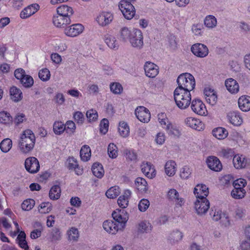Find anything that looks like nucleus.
<instances>
[{
  "mask_svg": "<svg viewBox=\"0 0 250 250\" xmlns=\"http://www.w3.org/2000/svg\"><path fill=\"white\" fill-rule=\"evenodd\" d=\"M174 99L177 106L180 109H185L189 106L191 102L190 92L175 88L174 91Z\"/></svg>",
  "mask_w": 250,
  "mask_h": 250,
  "instance_id": "nucleus-3",
  "label": "nucleus"
},
{
  "mask_svg": "<svg viewBox=\"0 0 250 250\" xmlns=\"http://www.w3.org/2000/svg\"><path fill=\"white\" fill-rule=\"evenodd\" d=\"M12 146V142L10 139L6 138L1 141L0 144V148L4 153L8 152Z\"/></svg>",
  "mask_w": 250,
  "mask_h": 250,
  "instance_id": "nucleus-44",
  "label": "nucleus"
},
{
  "mask_svg": "<svg viewBox=\"0 0 250 250\" xmlns=\"http://www.w3.org/2000/svg\"><path fill=\"white\" fill-rule=\"evenodd\" d=\"M120 193V190L119 187L114 186L108 189L105 195L106 197L110 199H114L116 198Z\"/></svg>",
  "mask_w": 250,
  "mask_h": 250,
  "instance_id": "nucleus-43",
  "label": "nucleus"
},
{
  "mask_svg": "<svg viewBox=\"0 0 250 250\" xmlns=\"http://www.w3.org/2000/svg\"><path fill=\"white\" fill-rule=\"evenodd\" d=\"M183 237V233L180 231L177 230L176 231H173L171 233H170L168 239L170 243H174L181 240Z\"/></svg>",
  "mask_w": 250,
  "mask_h": 250,
  "instance_id": "nucleus-49",
  "label": "nucleus"
},
{
  "mask_svg": "<svg viewBox=\"0 0 250 250\" xmlns=\"http://www.w3.org/2000/svg\"><path fill=\"white\" fill-rule=\"evenodd\" d=\"M135 184L137 189L141 192H146L147 189V183L143 178H137L135 180Z\"/></svg>",
  "mask_w": 250,
  "mask_h": 250,
  "instance_id": "nucleus-37",
  "label": "nucleus"
},
{
  "mask_svg": "<svg viewBox=\"0 0 250 250\" xmlns=\"http://www.w3.org/2000/svg\"><path fill=\"white\" fill-rule=\"evenodd\" d=\"M191 51L196 56L204 58L208 54V49L207 46L204 44L197 43L192 45Z\"/></svg>",
  "mask_w": 250,
  "mask_h": 250,
  "instance_id": "nucleus-14",
  "label": "nucleus"
},
{
  "mask_svg": "<svg viewBox=\"0 0 250 250\" xmlns=\"http://www.w3.org/2000/svg\"><path fill=\"white\" fill-rule=\"evenodd\" d=\"M84 29L83 24L75 23L66 27L64 30V33L68 37H75L81 34Z\"/></svg>",
  "mask_w": 250,
  "mask_h": 250,
  "instance_id": "nucleus-9",
  "label": "nucleus"
},
{
  "mask_svg": "<svg viewBox=\"0 0 250 250\" xmlns=\"http://www.w3.org/2000/svg\"><path fill=\"white\" fill-rule=\"evenodd\" d=\"M92 172L93 175L99 178H102L104 173L102 165L99 163H95L92 167Z\"/></svg>",
  "mask_w": 250,
  "mask_h": 250,
  "instance_id": "nucleus-32",
  "label": "nucleus"
},
{
  "mask_svg": "<svg viewBox=\"0 0 250 250\" xmlns=\"http://www.w3.org/2000/svg\"><path fill=\"white\" fill-rule=\"evenodd\" d=\"M207 164L208 167L214 171H220L222 169V165L220 161L215 156H209L207 159Z\"/></svg>",
  "mask_w": 250,
  "mask_h": 250,
  "instance_id": "nucleus-20",
  "label": "nucleus"
},
{
  "mask_svg": "<svg viewBox=\"0 0 250 250\" xmlns=\"http://www.w3.org/2000/svg\"><path fill=\"white\" fill-rule=\"evenodd\" d=\"M114 19L112 13L107 11H102L97 16L96 20L98 24L102 26L109 24Z\"/></svg>",
  "mask_w": 250,
  "mask_h": 250,
  "instance_id": "nucleus-13",
  "label": "nucleus"
},
{
  "mask_svg": "<svg viewBox=\"0 0 250 250\" xmlns=\"http://www.w3.org/2000/svg\"><path fill=\"white\" fill-rule=\"evenodd\" d=\"M110 89L111 91L115 94H120L123 90L122 85L120 83L117 82L111 83Z\"/></svg>",
  "mask_w": 250,
  "mask_h": 250,
  "instance_id": "nucleus-53",
  "label": "nucleus"
},
{
  "mask_svg": "<svg viewBox=\"0 0 250 250\" xmlns=\"http://www.w3.org/2000/svg\"><path fill=\"white\" fill-rule=\"evenodd\" d=\"M135 113L137 119L141 122L148 123L150 119L151 115L149 110L143 106L136 108Z\"/></svg>",
  "mask_w": 250,
  "mask_h": 250,
  "instance_id": "nucleus-12",
  "label": "nucleus"
},
{
  "mask_svg": "<svg viewBox=\"0 0 250 250\" xmlns=\"http://www.w3.org/2000/svg\"><path fill=\"white\" fill-rule=\"evenodd\" d=\"M38 209L42 214L48 213L52 209V206L49 202H43L40 205Z\"/></svg>",
  "mask_w": 250,
  "mask_h": 250,
  "instance_id": "nucleus-48",
  "label": "nucleus"
},
{
  "mask_svg": "<svg viewBox=\"0 0 250 250\" xmlns=\"http://www.w3.org/2000/svg\"><path fill=\"white\" fill-rule=\"evenodd\" d=\"M68 239L70 240L76 241L79 236V231L77 229L72 227L67 231Z\"/></svg>",
  "mask_w": 250,
  "mask_h": 250,
  "instance_id": "nucleus-57",
  "label": "nucleus"
},
{
  "mask_svg": "<svg viewBox=\"0 0 250 250\" xmlns=\"http://www.w3.org/2000/svg\"><path fill=\"white\" fill-rule=\"evenodd\" d=\"M26 170L30 173H36L40 168L38 160L34 157L27 158L24 163Z\"/></svg>",
  "mask_w": 250,
  "mask_h": 250,
  "instance_id": "nucleus-10",
  "label": "nucleus"
},
{
  "mask_svg": "<svg viewBox=\"0 0 250 250\" xmlns=\"http://www.w3.org/2000/svg\"><path fill=\"white\" fill-rule=\"evenodd\" d=\"M204 94L206 102L211 105L216 104L218 100L216 92L210 87H206L204 90Z\"/></svg>",
  "mask_w": 250,
  "mask_h": 250,
  "instance_id": "nucleus-16",
  "label": "nucleus"
},
{
  "mask_svg": "<svg viewBox=\"0 0 250 250\" xmlns=\"http://www.w3.org/2000/svg\"><path fill=\"white\" fill-rule=\"evenodd\" d=\"M190 174L191 170L187 166H184L181 169L180 175L182 179H188Z\"/></svg>",
  "mask_w": 250,
  "mask_h": 250,
  "instance_id": "nucleus-64",
  "label": "nucleus"
},
{
  "mask_svg": "<svg viewBox=\"0 0 250 250\" xmlns=\"http://www.w3.org/2000/svg\"><path fill=\"white\" fill-rule=\"evenodd\" d=\"M91 155V149L87 145L83 146L80 150V157L83 161H88Z\"/></svg>",
  "mask_w": 250,
  "mask_h": 250,
  "instance_id": "nucleus-35",
  "label": "nucleus"
},
{
  "mask_svg": "<svg viewBox=\"0 0 250 250\" xmlns=\"http://www.w3.org/2000/svg\"><path fill=\"white\" fill-rule=\"evenodd\" d=\"M103 227L104 229L109 233L116 234L118 231L122 229L119 224L112 220H106L103 223Z\"/></svg>",
  "mask_w": 250,
  "mask_h": 250,
  "instance_id": "nucleus-21",
  "label": "nucleus"
},
{
  "mask_svg": "<svg viewBox=\"0 0 250 250\" xmlns=\"http://www.w3.org/2000/svg\"><path fill=\"white\" fill-rule=\"evenodd\" d=\"M34 227L37 228V229L32 231L30 234V237L32 239H35L40 237L43 230V226L40 222H36Z\"/></svg>",
  "mask_w": 250,
  "mask_h": 250,
  "instance_id": "nucleus-41",
  "label": "nucleus"
},
{
  "mask_svg": "<svg viewBox=\"0 0 250 250\" xmlns=\"http://www.w3.org/2000/svg\"><path fill=\"white\" fill-rule=\"evenodd\" d=\"M166 130L169 135H173L177 137H179L181 135V131L179 127L171 123L170 125H168Z\"/></svg>",
  "mask_w": 250,
  "mask_h": 250,
  "instance_id": "nucleus-42",
  "label": "nucleus"
},
{
  "mask_svg": "<svg viewBox=\"0 0 250 250\" xmlns=\"http://www.w3.org/2000/svg\"><path fill=\"white\" fill-rule=\"evenodd\" d=\"M247 185V181L243 178H239L235 180L233 182V187L235 188H241L245 187Z\"/></svg>",
  "mask_w": 250,
  "mask_h": 250,
  "instance_id": "nucleus-62",
  "label": "nucleus"
},
{
  "mask_svg": "<svg viewBox=\"0 0 250 250\" xmlns=\"http://www.w3.org/2000/svg\"><path fill=\"white\" fill-rule=\"evenodd\" d=\"M212 134L217 139L221 140L227 137L228 132L225 128L218 127L212 130Z\"/></svg>",
  "mask_w": 250,
  "mask_h": 250,
  "instance_id": "nucleus-38",
  "label": "nucleus"
},
{
  "mask_svg": "<svg viewBox=\"0 0 250 250\" xmlns=\"http://www.w3.org/2000/svg\"><path fill=\"white\" fill-rule=\"evenodd\" d=\"M119 8L125 18L131 20L135 14V9L134 6L127 0H121L119 4Z\"/></svg>",
  "mask_w": 250,
  "mask_h": 250,
  "instance_id": "nucleus-5",
  "label": "nucleus"
},
{
  "mask_svg": "<svg viewBox=\"0 0 250 250\" xmlns=\"http://www.w3.org/2000/svg\"><path fill=\"white\" fill-rule=\"evenodd\" d=\"M40 9V5L37 3H33L24 8L20 13V17L25 19L29 18Z\"/></svg>",
  "mask_w": 250,
  "mask_h": 250,
  "instance_id": "nucleus-18",
  "label": "nucleus"
},
{
  "mask_svg": "<svg viewBox=\"0 0 250 250\" xmlns=\"http://www.w3.org/2000/svg\"><path fill=\"white\" fill-rule=\"evenodd\" d=\"M35 205V201L32 199H28L23 201L21 205V208L24 210H31Z\"/></svg>",
  "mask_w": 250,
  "mask_h": 250,
  "instance_id": "nucleus-54",
  "label": "nucleus"
},
{
  "mask_svg": "<svg viewBox=\"0 0 250 250\" xmlns=\"http://www.w3.org/2000/svg\"><path fill=\"white\" fill-rule=\"evenodd\" d=\"M176 164L174 161L169 160L166 162L165 170L166 174L169 176H173L176 171Z\"/></svg>",
  "mask_w": 250,
  "mask_h": 250,
  "instance_id": "nucleus-33",
  "label": "nucleus"
},
{
  "mask_svg": "<svg viewBox=\"0 0 250 250\" xmlns=\"http://www.w3.org/2000/svg\"><path fill=\"white\" fill-rule=\"evenodd\" d=\"M19 246L24 250H28L29 247L26 241V234L24 231H21L16 239Z\"/></svg>",
  "mask_w": 250,
  "mask_h": 250,
  "instance_id": "nucleus-34",
  "label": "nucleus"
},
{
  "mask_svg": "<svg viewBox=\"0 0 250 250\" xmlns=\"http://www.w3.org/2000/svg\"><path fill=\"white\" fill-rule=\"evenodd\" d=\"M225 86L227 90L231 93H236L239 90V86L237 81L232 78L226 80Z\"/></svg>",
  "mask_w": 250,
  "mask_h": 250,
  "instance_id": "nucleus-29",
  "label": "nucleus"
},
{
  "mask_svg": "<svg viewBox=\"0 0 250 250\" xmlns=\"http://www.w3.org/2000/svg\"><path fill=\"white\" fill-rule=\"evenodd\" d=\"M151 224L146 221H143L139 224L138 229L141 232H148L151 230Z\"/></svg>",
  "mask_w": 250,
  "mask_h": 250,
  "instance_id": "nucleus-52",
  "label": "nucleus"
},
{
  "mask_svg": "<svg viewBox=\"0 0 250 250\" xmlns=\"http://www.w3.org/2000/svg\"><path fill=\"white\" fill-rule=\"evenodd\" d=\"M73 10L71 7L65 4L60 6L57 9V14L61 15L68 19H70V17L73 15Z\"/></svg>",
  "mask_w": 250,
  "mask_h": 250,
  "instance_id": "nucleus-27",
  "label": "nucleus"
},
{
  "mask_svg": "<svg viewBox=\"0 0 250 250\" xmlns=\"http://www.w3.org/2000/svg\"><path fill=\"white\" fill-rule=\"evenodd\" d=\"M191 108L195 114L200 116H206L208 110L205 104L200 99H195L191 102Z\"/></svg>",
  "mask_w": 250,
  "mask_h": 250,
  "instance_id": "nucleus-7",
  "label": "nucleus"
},
{
  "mask_svg": "<svg viewBox=\"0 0 250 250\" xmlns=\"http://www.w3.org/2000/svg\"><path fill=\"white\" fill-rule=\"evenodd\" d=\"M158 121L162 125V127L166 130V127L168 125H170L167 115L165 113H161L158 115Z\"/></svg>",
  "mask_w": 250,
  "mask_h": 250,
  "instance_id": "nucleus-50",
  "label": "nucleus"
},
{
  "mask_svg": "<svg viewBox=\"0 0 250 250\" xmlns=\"http://www.w3.org/2000/svg\"><path fill=\"white\" fill-rule=\"evenodd\" d=\"M194 193L196 198H207L209 191L208 188L204 184H198L194 188Z\"/></svg>",
  "mask_w": 250,
  "mask_h": 250,
  "instance_id": "nucleus-24",
  "label": "nucleus"
},
{
  "mask_svg": "<svg viewBox=\"0 0 250 250\" xmlns=\"http://www.w3.org/2000/svg\"><path fill=\"white\" fill-rule=\"evenodd\" d=\"M204 24L208 28H212L217 24V20L213 15L207 16L204 20Z\"/></svg>",
  "mask_w": 250,
  "mask_h": 250,
  "instance_id": "nucleus-46",
  "label": "nucleus"
},
{
  "mask_svg": "<svg viewBox=\"0 0 250 250\" xmlns=\"http://www.w3.org/2000/svg\"><path fill=\"white\" fill-rule=\"evenodd\" d=\"M240 109L244 112L250 110V97L249 96H242L238 101Z\"/></svg>",
  "mask_w": 250,
  "mask_h": 250,
  "instance_id": "nucleus-28",
  "label": "nucleus"
},
{
  "mask_svg": "<svg viewBox=\"0 0 250 250\" xmlns=\"http://www.w3.org/2000/svg\"><path fill=\"white\" fill-rule=\"evenodd\" d=\"M120 38L124 41H129L134 47L141 48L143 45V37L142 31L134 29L131 31L127 27H123L120 31Z\"/></svg>",
  "mask_w": 250,
  "mask_h": 250,
  "instance_id": "nucleus-1",
  "label": "nucleus"
},
{
  "mask_svg": "<svg viewBox=\"0 0 250 250\" xmlns=\"http://www.w3.org/2000/svg\"><path fill=\"white\" fill-rule=\"evenodd\" d=\"M246 191L243 188H234L231 192V195L232 197L236 199H242L245 196Z\"/></svg>",
  "mask_w": 250,
  "mask_h": 250,
  "instance_id": "nucleus-45",
  "label": "nucleus"
},
{
  "mask_svg": "<svg viewBox=\"0 0 250 250\" xmlns=\"http://www.w3.org/2000/svg\"><path fill=\"white\" fill-rule=\"evenodd\" d=\"M86 115L89 122L95 121L98 118V114L97 111L93 109L88 110L86 112Z\"/></svg>",
  "mask_w": 250,
  "mask_h": 250,
  "instance_id": "nucleus-58",
  "label": "nucleus"
},
{
  "mask_svg": "<svg viewBox=\"0 0 250 250\" xmlns=\"http://www.w3.org/2000/svg\"><path fill=\"white\" fill-rule=\"evenodd\" d=\"M149 205L150 203L148 200L143 199L139 203L138 208L141 211H145L149 207Z\"/></svg>",
  "mask_w": 250,
  "mask_h": 250,
  "instance_id": "nucleus-63",
  "label": "nucleus"
},
{
  "mask_svg": "<svg viewBox=\"0 0 250 250\" xmlns=\"http://www.w3.org/2000/svg\"><path fill=\"white\" fill-rule=\"evenodd\" d=\"M146 76L149 78H155L159 73V67L151 62H147L144 65Z\"/></svg>",
  "mask_w": 250,
  "mask_h": 250,
  "instance_id": "nucleus-19",
  "label": "nucleus"
},
{
  "mask_svg": "<svg viewBox=\"0 0 250 250\" xmlns=\"http://www.w3.org/2000/svg\"><path fill=\"white\" fill-rule=\"evenodd\" d=\"M36 138L33 131L26 129L21 135L19 143L20 151L24 154L30 152L34 147Z\"/></svg>",
  "mask_w": 250,
  "mask_h": 250,
  "instance_id": "nucleus-2",
  "label": "nucleus"
},
{
  "mask_svg": "<svg viewBox=\"0 0 250 250\" xmlns=\"http://www.w3.org/2000/svg\"><path fill=\"white\" fill-rule=\"evenodd\" d=\"M11 99L15 102H19L22 98V93L21 90L16 86H12L10 89Z\"/></svg>",
  "mask_w": 250,
  "mask_h": 250,
  "instance_id": "nucleus-36",
  "label": "nucleus"
},
{
  "mask_svg": "<svg viewBox=\"0 0 250 250\" xmlns=\"http://www.w3.org/2000/svg\"><path fill=\"white\" fill-rule=\"evenodd\" d=\"M185 122L188 126L197 131H202L205 128L204 123L197 118L188 117L185 119Z\"/></svg>",
  "mask_w": 250,
  "mask_h": 250,
  "instance_id": "nucleus-15",
  "label": "nucleus"
},
{
  "mask_svg": "<svg viewBox=\"0 0 250 250\" xmlns=\"http://www.w3.org/2000/svg\"><path fill=\"white\" fill-rule=\"evenodd\" d=\"M233 164L237 169L244 168L247 165V160L243 155H235L233 159Z\"/></svg>",
  "mask_w": 250,
  "mask_h": 250,
  "instance_id": "nucleus-30",
  "label": "nucleus"
},
{
  "mask_svg": "<svg viewBox=\"0 0 250 250\" xmlns=\"http://www.w3.org/2000/svg\"><path fill=\"white\" fill-rule=\"evenodd\" d=\"M22 85L25 87H30L34 83L33 78L28 75H25L20 81Z\"/></svg>",
  "mask_w": 250,
  "mask_h": 250,
  "instance_id": "nucleus-55",
  "label": "nucleus"
},
{
  "mask_svg": "<svg viewBox=\"0 0 250 250\" xmlns=\"http://www.w3.org/2000/svg\"><path fill=\"white\" fill-rule=\"evenodd\" d=\"M221 155L225 158H231L234 155V151L231 148H223L220 152Z\"/></svg>",
  "mask_w": 250,
  "mask_h": 250,
  "instance_id": "nucleus-59",
  "label": "nucleus"
},
{
  "mask_svg": "<svg viewBox=\"0 0 250 250\" xmlns=\"http://www.w3.org/2000/svg\"><path fill=\"white\" fill-rule=\"evenodd\" d=\"M100 132L103 134H105L108 131L109 127V122L106 119H103L100 124Z\"/></svg>",
  "mask_w": 250,
  "mask_h": 250,
  "instance_id": "nucleus-60",
  "label": "nucleus"
},
{
  "mask_svg": "<svg viewBox=\"0 0 250 250\" xmlns=\"http://www.w3.org/2000/svg\"><path fill=\"white\" fill-rule=\"evenodd\" d=\"M65 127L63 123L61 121L55 122L53 125V130L55 134L60 135L64 131Z\"/></svg>",
  "mask_w": 250,
  "mask_h": 250,
  "instance_id": "nucleus-47",
  "label": "nucleus"
},
{
  "mask_svg": "<svg viewBox=\"0 0 250 250\" xmlns=\"http://www.w3.org/2000/svg\"><path fill=\"white\" fill-rule=\"evenodd\" d=\"M65 127V132L68 134L73 133L76 129V126L74 122L72 121H67L64 125Z\"/></svg>",
  "mask_w": 250,
  "mask_h": 250,
  "instance_id": "nucleus-61",
  "label": "nucleus"
},
{
  "mask_svg": "<svg viewBox=\"0 0 250 250\" xmlns=\"http://www.w3.org/2000/svg\"><path fill=\"white\" fill-rule=\"evenodd\" d=\"M65 165L69 170H73L77 175H82L83 173V167L78 164L77 160L73 157H69Z\"/></svg>",
  "mask_w": 250,
  "mask_h": 250,
  "instance_id": "nucleus-11",
  "label": "nucleus"
},
{
  "mask_svg": "<svg viewBox=\"0 0 250 250\" xmlns=\"http://www.w3.org/2000/svg\"><path fill=\"white\" fill-rule=\"evenodd\" d=\"M117 146L113 143L109 144L107 148V152L109 157L114 159L118 156Z\"/></svg>",
  "mask_w": 250,
  "mask_h": 250,
  "instance_id": "nucleus-51",
  "label": "nucleus"
},
{
  "mask_svg": "<svg viewBox=\"0 0 250 250\" xmlns=\"http://www.w3.org/2000/svg\"><path fill=\"white\" fill-rule=\"evenodd\" d=\"M71 22V19L57 14L53 17V23L57 27H64Z\"/></svg>",
  "mask_w": 250,
  "mask_h": 250,
  "instance_id": "nucleus-23",
  "label": "nucleus"
},
{
  "mask_svg": "<svg viewBox=\"0 0 250 250\" xmlns=\"http://www.w3.org/2000/svg\"><path fill=\"white\" fill-rule=\"evenodd\" d=\"M195 208L198 214H205L209 208L210 203L207 198H197L194 203Z\"/></svg>",
  "mask_w": 250,
  "mask_h": 250,
  "instance_id": "nucleus-8",
  "label": "nucleus"
},
{
  "mask_svg": "<svg viewBox=\"0 0 250 250\" xmlns=\"http://www.w3.org/2000/svg\"><path fill=\"white\" fill-rule=\"evenodd\" d=\"M131 195V192L129 190H125L124 194L119 197L117 202L120 208H125L127 207Z\"/></svg>",
  "mask_w": 250,
  "mask_h": 250,
  "instance_id": "nucleus-26",
  "label": "nucleus"
},
{
  "mask_svg": "<svg viewBox=\"0 0 250 250\" xmlns=\"http://www.w3.org/2000/svg\"><path fill=\"white\" fill-rule=\"evenodd\" d=\"M13 119L9 112L3 110L0 111V124L10 126L13 124Z\"/></svg>",
  "mask_w": 250,
  "mask_h": 250,
  "instance_id": "nucleus-25",
  "label": "nucleus"
},
{
  "mask_svg": "<svg viewBox=\"0 0 250 250\" xmlns=\"http://www.w3.org/2000/svg\"><path fill=\"white\" fill-rule=\"evenodd\" d=\"M112 216L115 222L123 229L128 218L127 212L124 209H117L113 211Z\"/></svg>",
  "mask_w": 250,
  "mask_h": 250,
  "instance_id": "nucleus-6",
  "label": "nucleus"
},
{
  "mask_svg": "<svg viewBox=\"0 0 250 250\" xmlns=\"http://www.w3.org/2000/svg\"><path fill=\"white\" fill-rule=\"evenodd\" d=\"M227 117L229 123L235 126H239L243 123L242 117L239 112H230L228 113Z\"/></svg>",
  "mask_w": 250,
  "mask_h": 250,
  "instance_id": "nucleus-22",
  "label": "nucleus"
},
{
  "mask_svg": "<svg viewBox=\"0 0 250 250\" xmlns=\"http://www.w3.org/2000/svg\"><path fill=\"white\" fill-rule=\"evenodd\" d=\"M177 83L178 86L176 88H180L188 92L193 90L195 86V79L191 74L188 73L180 75L177 79Z\"/></svg>",
  "mask_w": 250,
  "mask_h": 250,
  "instance_id": "nucleus-4",
  "label": "nucleus"
},
{
  "mask_svg": "<svg viewBox=\"0 0 250 250\" xmlns=\"http://www.w3.org/2000/svg\"><path fill=\"white\" fill-rule=\"evenodd\" d=\"M118 131L121 136L126 137L129 134V127L128 124L124 122L121 121L119 124Z\"/></svg>",
  "mask_w": 250,
  "mask_h": 250,
  "instance_id": "nucleus-39",
  "label": "nucleus"
},
{
  "mask_svg": "<svg viewBox=\"0 0 250 250\" xmlns=\"http://www.w3.org/2000/svg\"><path fill=\"white\" fill-rule=\"evenodd\" d=\"M38 75L40 79L44 82L49 80L50 78V71L46 68L40 70Z\"/></svg>",
  "mask_w": 250,
  "mask_h": 250,
  "instance_id": "nucleus-56",
  "label": "nucleus"
},
{
  "mask_svg": "<svg viewBox=\"0 0 250 250\" xmlns=\"http://www.w3.org/2000/svg\"><path fill=\"white\" fill-rule=\"evenodd\" d=\"M141 170L144 174L149 179L156 176V171L154 166L149 162H143L141 166Z\"/></svg>",
  "mask_w": 250,
  "mask_h": 250,
  "instance_id": "nucleus-17",
  "label": "nucleus"
},
{
  "mask_svg": "<svg viewBox=\"0 0 250 250\" xmlns=\"http://www.w3.org/2000/svg\"><path fill=\"white\" fill-rule=\"evenodd\" d=\"M61 188L58 185L53 186L50 189L49 196L52 200L58 199L61 196Z\"/></svg>",
  "mask_w": 250,
  "mask_h": 250,
  "instance_id": "nucleus-40",
  "label": "nucleus"
},
{
  "mask_svg": "<svg viewBox=\"0 0 250 250\" xmlns=\"http://www.w3.org/2000/svg\"><path fill=\"white\" fill-rule=\"evenodd\" d=\"M104 42L111 49L116 50L118 48L119 44L115 37L111 35L106 34L104 37Z\"/></svg>",
  "mask_w": 250,
  "mask_h": 250,
  "instance_id": "nucleus-31",
  "label": "nucleus"
}]
</instances>
